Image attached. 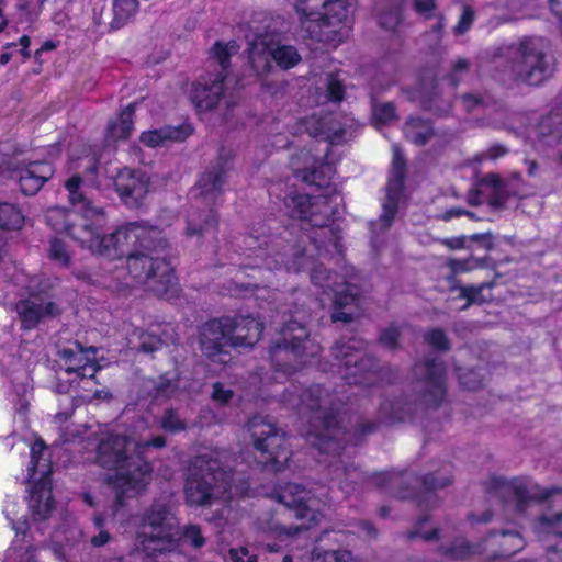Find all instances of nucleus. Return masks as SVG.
<instances>
[{
    "label": "nucleus",
    "mask_w": 562,
    "mask_h": 562,
    "mask_svg": "<svg viewBox=\"0 0 562 562\" xmlns=\"http://www.w3.org/2000/svg\"><path fill=\"white\" fill-rule=\"evenodd\" d=\"M403 23V5H394L383 10L379 15V25L389 32L396 33Z\"/></svg>",
    "instance_id": "3c124183"
},
{
    "label": "nucleus",
    "mask_w": 562,
    "mask_h": 562,
    "mask_svg": "<svg viewBox=\"0 0 562 562\" xmlns=\"http://www.w3.org/2000/svg\"><path fill=\"white\" fill-rule=\"evenodd\" d=\"M345 94L346 89L344 83L334 75H329L326 85L327 100L334 103H340L344 100Z\"/></svg>",
    "instance_id": "e2e57ef3"
},
{
    "label": "nucleus",
    "mask_w": 562,
    "mask_h": 562,
    "mask_svg": "<svg viewBox=\"0 0 562 562\" xmlns=\"http://www.w3.org/2000/svg\"><path fill=\"white\" fill-rule=\"evenodd\" d=\"M149 187V177L139 169L123 168L114 179L115 191L128 209H139L143 205Z\"/></svg>",
    "instance_id": "6ab92c4d"
},
{
    "label": "nucleus",
    "mask_w": 562,
    "mask_h": 562,
    "mask_svg": "<svg viewBox=\"0 0 562 562\" xmlns=\"http://www.w3.org/2000/svg\"><path fill=\"white\" fill-rule=\"evenodd\" d=\"M176 520L168 504L155 501L138 517L137 548L150 558L175 550L178 547L173 532Z\"/></svg>",
    "instance_id": "423d86ee"
},
{
    "label": "nucleus",
    "mask_w": 562,
    "mask_h": 562,
    "mask_svg": "<svg viewBox=\"0 0 562 562\" xmlns=\"http://www.w3.org/2000/svg\"><path fill=\"white\" fill-rule=\"evenodd\" d=\"M135 103L127 104L115 119H112L106 127L108 137L120 140L126 139L134 128Z\"/></svg>",
    "instance_id": "4c0bfd02"
},
{
    "label": "nucleus",
    "mask_w": 562,
    "mask_h": 562,
    "mask_svg": "<svg viewBox=\"0 0 562 562\" xmlns=\"http://www.w3.org/2000/svg\"><path fill=\"white\" fill-rule=\"evenodd\" d=\"M492 286L493 283L483 282L479 285H451V289L460 291L459 297L467 301L461 310H465L472 304H483L485 300L482 297V292L484 289Z\"/></svg>",
    "instance_id": "49530a36"
},
{
    "label": "nucleus",
    "mask_w": 562,
    "mask_h": 562,
    "mask_svg": "<svg viewBox=\"0 0 562 562\" xmlns=\"http://www.w3.org/2000/svg\"><path fill=\"white\" fill-rule=\"evenodd\" d=\"M407 172V162L403 153L395 148L392 158L391 175L387 179L386 186L404 189L405 178Z\"/></svg>",
    "instance_id": "c03bdc74"
},
{
    "label": "nucleus",
    "mask_w": 562,
    "mask_h": 562,
    "mask_svg": "<svg viewBox=\"0 0 562 562\" xmlns=\"http://www.w3.org/2000/svg\"><path fill=\"white\" fill-rule=\"evenodd\" d=\"M30 506L34 515L41 519H46L50 516L54 509V498L52 488L44 482H36L30 494Z\"/></svg>",
    "instance_id": "e433bc0d"
},
{
    "label": "nucleus",
    "mask_w": 562,
    "mask_h": 562,
    "mask_svg": "<svg viewBox=\"0 0 562 562\" xmlns=\"http://www.w3.org/2000/svg\"><path fill=\"white\" fill-rule=\"evenodd\" d=\"M364 349V340L357 337L341 338L331 348L338 373L348 385L373 386L381 380L379 360L362 353Z\"/></svg>",
    "instance_id": "6e6552de"
},
{
    "label": "nucleus",
    "mask_w": 562,
    "mask_h": 562,
    "mask_svg": "<svg viewBox=\"0 0 562 562\" xmlns=\"http://www.w3.org/2000/svg\"><path fill=\"white\" fill-rule=\"evenodd\" d=\"M452 465L445 464L439 472H429L417 477V488H401L396 497L401 499L414 501L419 509H434L439 504L437 491L443 488L453 482Z\"/></svg>",
    "instance_id": "4468645a"
},
{
    "label": "nucleus",
    "mask_w": 562,
    "mask_h": 562,
    "mask_svg": "<svg viewBox=\"0 0 562 562\" xmlns=\"http://www.w3.org/2000/svg\"><path fill=\"white\" fill-rule=\"evenodd\" d=\"M232 323L231 348H252L262 337L265 325L250 314L225 315Z\"/></svg>",
    "instance_id": "5701e85b"
},
{
    "label": "nucleus",
    "mask_w": 562,
    "mask_h": 562,
    "mask_svg": "<svg viewBox=\"0 0 562 562\" xmlns=\"http://www.w3.org/2000/svg\"><path fill=\"white\" fill-rule=\"evenodd\" d=\"M333 273L327 271L323 265L314 267L311 273V281L314 285L323 289L324 293H327V290H331L334 293L333 299V307L334 311L331 313V322L333 323H349L352 321L351 313H347L344 311L345 307L348 306H358L360 301L361 291L360 288L350 282H342L341 284H336V288H331L329 283ZM335 279H337V274L334 273Z\"/></svg>",
    "instance_id": "ddd939ff"
},
{
    "label": "nucleus",
    "mask_w": 562,
    "mask_h": 562,
    "mask_svg": "<svg viewBox=\"0 0 562 562\" xmlns=\"http://www.w3.org/2000/svg\"><path fill=\"white\" fill-rule=\"evenodd\" d=\"M233 395V391L224 387L221 382H215L212 386V398L221 405H226Z\"/></svg>",
    "instance_id": "774afa93"
},
{
    "label": "nucleus",
    "mask_w": 562,
    "mask_h": 562,
    "mask_svg": "<svg viewBox=\"0 0 562 562\" xmlns=\"http://www.w3.org/2000/svg\"><path fill=\"white\" fill-rule=\"evenodd\" d=\"M401 339H402V327L398 324H396L395 322H392L387 327L382 328L378 335V342L382 347H384L391 351H395V350L400 349Z\"/></svg>",
    "instance_id": "09e8293b"
},
{
    "label": "nucleus",
    "mask_w": 562,
    "mask_h": 562,
    "mask_svg": "<svg viewBox=\"0 0 562 562\" xmlns=\"http://www.w3.org/2000/svg\"><path fill=\"white\" fill-rule=\"evenodd\" d=\"M474 21V10L471 7H464L462 14L454 26L456 34H463L471 27Z\"/></svg>",
    "instance_id": "338daca9"
},
{
    "label": "nucleus",
    "mask_w": 562,
    "mask_h": 562,
    "mask_svg": "<svg viewBox=\"0 0 562 562\" xmlns=\"http://www.w3.org/2000/svg\"><path fill=\"white\" fill-rule=\"evenodd\" d=\"M404 138L417 146L427 145L436 135L434 121L419 115H409L403 126Z\"/></svg>",
    "instance_id": "f704fd0d"
},
{
    "label": "nucleus",
    "mask_w": 562,
    "mask_h": 562,
    "mask_svg": "<svg viewBox=\"0 0 562 562\" xmlns=\"http://www.w3.org/2000/svg\"><path fill=\"white\" fill-rule=\"evenodd\" d=\"M218 221L220 217L214 207L191 206L186 220L184 235L189 238H202L209 234L216 236Z\"/></svg>",
    "instance_id": "c756f323"
},
{
    "label": "nucleus",
    "mask_w": 562,
    "mask_h": 562,
    "mask_svg": "<svg viewBox=\"0 0 562 562\" xmlns=\"http://www.w3.org/2000/svg\"><path fill=\"white\" fill-rule=\"evenodd\" d=\"M248 60L251 69L258 77L269 75L272 69V56H270V40L263 38L252 43L249 47Z\"/></svg>",
    "instance_id": "c9c22d12"
},
{
    "label": "nucleus",
    "mask_w": 562,
    "mask_h": 562,
    "mask_svg": "<svg viewBox=\"0 0 562 562\" xmlns=\"http://www.w3.org/2000/svg\"><path fill=\"white\" fill-rule=\"evenodd\" d=\"M138 0H113V19L110 26L114 30L123 27L138 11Z\"/></svg>",
    "instance_id": "a19ab883"
},
{
    "label": "nucleus",
    "mask_w": 562,
    "mask_h": 562,
    "mask_svg": "<svg viewBox=\"0 0 562 562\" xmlns=\"http://www.w3.org/2000/svg\"><path fill=\"white\" fill-rule=\"evenodd\" d=\"M519 61L515 66L517 76L529 86H539L551 75L546 54L533 37H525L518 47Z\"/></svg>",
    "instance_id": "dca6fc26"
},
{
    "label": "nucleus",
    "mask_w": 562,
    "mask_h": 562,
    "mask_svg": "<svg viewBox=\"0 0 562 562\" xmlns=\"http://www.w3.org/2000/svg\"><path fill=\"white\" fill-rule=\"evenodd\" d=\"M483 547L485 552L491 548L486 558L492 562L510 558L521 551L525 548V540L518 531L493 530L483 539Z\"/></svg>",
    "instance_id": "bb28decb"
},
{
    "label": "nucleus",
    "mask_w": 562,
    "mask_h": 562,
    "mask_svg": "<svg viewBox=\"0 0 562 562\" xmlns=\"http://www.w3.org/2000/svg\"><path fill=\"white\" fill-rule=\"evenodd\" d=\"M194 132L193 125L184 121L177 126L164 125L159 128L145 131L140 134L139 140L147 147H158L167 143H182Z\"/></svg>",
    "instance_id": "7c9ffc66"
},
{
    "label": "nucleus",
    "mask_w": 562,
    "mask_h": 562,
    "mask_svg": "<svg viewBox=\"0 0 562 562\" xmlns=\"http://www.w3.org/2000/svg\"><path fill=\"white\" fill-rule=\"evenodd\" d=\"M291 395L297 398L299 412L319 413L310 420L307 441L322 454L340 456L345 449L340 405L337 398L319 383L294 386Z\"/></svg>",
    "instance_id": "39448f33"
},
{
    "label": "nucleus",
    "mask_w": 562,
    "mask_h": 562,
    "mask_svg": "<svg viewBox=\"0 0 562 562\" xmlns=\"http://www.w3.org/2000/svg\"><path fill=\"white\" fill-rule=\"evenodd\" d=\"M537 526L542 532L554 536V542L546 549L547 561L562 562V512L539 516Z\"/></svg>",
    "instance_id": "72a5a7b5"
},
{
    "label": "nucleus",
    "mask_w": 562,
    "mask_h": 562,
    "mask_svg": "<svg viewBox=\"0 0 562 562\" xmlns=\"http://www.w3.org/2000/svg\"><path fill=\"white\" fill-rule=\"evenodd\" d=\"M178 540L180 542L189 544L191 548L198 550L205 546L206 539L202 535L201 527L195 524H188L181 528Z\"/></svg>",
    "instance_id": "8fccbe9b"
},
{
    "label": "nucleus",
    "mask_w": 562,
    "mask_h": 562,
    "mask_svg": "<svg viewBox=\"0 0 562 562\" xmlns=\"http://www.w3.org/2000/svg\"><path fill=\"white\" fill-rule=\"evenodd\" d=\"M276 499L289 509L293 510L295 517L306 520L305 528H311L318 522L321 512L313 507L314 498L312 492L302 484L288 482L276 491Z\"/></svg>",
    "instance_id": "a211bd4d"
},
{
    "label": "nucleus",
    "mask_w": 562,
    "mask_h": 562,
    "mask_svg": "<svg viewBox=\"0 0 562 562\" xmlns=\"http://www.w3.org/2000/svg\"><path fill=\"white\" fill-rule=\"evenodd\" d=\"M440 99V94L437 91V83L435 85L434 91L428 97L422 98V108L425 111L431 112L439 116H446L448 115L452 110V104L448 103L445 109H440L437 106L436 102Z\"/></svg>",
    "instance_id": "13d9d810"
},
{
    "label": "nucleus",
    "mask_w": 562,
    "mask_h": 562,
    "mask_svg": "<svg viewBox=\"0 0 562 562\" xmlns=\"http://www.w3.org/2000/svg\"><path fill=\"white\" fill-rule=\"evenodd\" d=\"M164 341L158 335L142 333L137 350L146 355H153L162 348Z\"/></svg>",
    "instance_id": "680f3d73"
},
{
    "label": "nucleus",
    "mask_w": 562,
    "mask_h": 562,
    "mask_svg": "<svg viewBox=\"0 0 562 562\" xmlns=\"http://www.w3.org/2000/svg\"><path fill=\"white\" fill-rule=\"evenodd\" d=\"M178 380L160 375L153 387L155 398H170L178 391Z\"/></svg>",
    "instance_id": "6e6d98bb"
},
{
    "label": "nucleus",
    "mask_w": 562,
    "mask_h": 562,
    "mask_svg": "<svg viewBox=\"0 0 562 562\" xmlns=\"http://www.w3.org/2000/svg\"><path fill=\"white\" fill-rule=\"evenodd\" d=\"M225 74L201 77L192 83L191 100L198 111H212L225 93Z\"/></svg>",
    "instance_id": "b1692460"
},
{
    "label": "nucleus",
    "mask_w": 562,
    "mask_h": 562,
    "mask_svg": "<svg viewBox=\"0 0 562 562\" xmlns=\"http://www.w3.org/2000/svg\"><path fill=\"white\" fill-rule=\"evenodd\" d=\"M302 29L311 40L324 44L341 41L340 27L347 19L346 0H304L296 8Z\"/></svg>",
    "instance_id": "0eeeda50"
},
{
    "label": "nucleus",
    "mask_w": 562,
    "mask_h": 562,
    "mask_svg": "<svg viewBox=\"0 0 562 562\" xmlns=\"http://www.w3.org/2000/svg\"><path fill=\"white\" fill-rule=\"evenodd\" d=\"M232 156L218 155L216 162L198 180L202 202L215 201L223 193V186L231 169Z\"/></svg>",
    "instance_id": "cd10ccee"
},
{
    "label": "nucleus",
    "mask_w": 562,
    "mask_h": 562,
    "mask_svg": "<svg viewBox=\"0 0 562 562\" xmlns=\"http://www.w3.org/2000/svg\"><path fill=\"white\" fill-rule=\"evenodd\" d=\"M248 430L252 439L257 463L270 472L282 471L292 456L288 447L286 434L260 416L249 419Z\"/></svg>",
    "instance_id": "9d476101"
},
{
    "label": "nucleus",
    "mask_w": 562,
    "mask_h": 562,
    "mask_svg": "<svg viewBox=\"0 0 562 562\" xmlns=\"http://www.w3.org/2000/svg\"><path fill=\"white\" fill-rule=\"evenodd\" d=\"M483 485L490 497H497L504 506L514 503L516 512L521 514L526 512L532 499L543 503L558 494L562 495L561 487L541 488L531 495L528 480L522 476L507 480L493 475Z\"/></svg>",
    "instance_id": "f8f14e48"
},
{
    "label": "nucleus",
    "mask_w": 562,
    "mask_h": 562,
    "mask_svg": "<svg viewBox=\"0 0 562 562\" xmlns=\"http://www.w3.org/2000/svg\"><path fill=\"white\" fill-rule=\"evenodd\" d=\"M15 310L23 330H32L36 328L43 319L60 314L59 307L48 293L40 294L32 292L27 299L16 302Z\"/></svg>",
    "instance_id": "aec40b11"
},
{
    "label": "nucleus",
    "mask_w": 562,
    "mask_h": 562,
    "mask_svg": "<svg viewBox=\"0 0 562 562\" xmlns=\"http://www.w3.org/2000/svg\"><path fill=\"white\" fill-rule=\"evenodd\" d=\"M98 349L93 346L85 347L79 341H74L68 347L58 351L59 359L65 366L67 374H75L72 382L79 383L85 379L92 380L95 384H100L97 380V373L102 369L97 361Z\"/></svg>",
    "instance_id": "f3484780"
},
{
    "label": "nucleus",
    "mask_w": 562,
    "mask_h": 562,
    "mask_svg": "<svg viewBox=\"0 0 562 562\" xmlns=\"http://www.w3.org/2000/svg\"><path fill=\"white\" fill-rule=\"evenodd\" d=\"M470 68V63L467 58L459 57L452 65L449 74L446 75V80L448 85L456 89L462 81V75L468 72Z\"/></svg>",
    "instance_id": "052dcab7"
},
{
    "label": "nucleus",
    "mask_w": 562,
    "mask_h": 562,
    "mask_svg": "<svg viewBox=\"0 0 562 562\" xmlns=\"http://www.w3.org/2000/svg\"><path fill=\"white\" fill-rule=\"evenodd\" d=\"M460 385L468 391H476L483 386L482 378L474 370H468L459 375Z\"/></svg>",
    "instance_id": "0e129e2a"
},
{
    "label": "nucleus",
    "mask_w": 562,
    "mask_h": 562,
    "mask_svg": "<svg viewBox=\"0 0 562 562\" xmlns=\"http://www.w3.org/2000/svg\"><path fill=\"white\" fill-rule=\"evenodd\" d=\"M379 428H380V422L379 420H364V422L359 423L355 427V429L352 431V437L357 441H361L367 436L376 432L379 430Z\"/></svg>",
    "instance_id": "69168bd1"
},
{
    "label": "nucleus",
    "mask_w": 562,
    "mask_h": 562,
    "mask_svg": "<svg viewBox=\"0 0 562 562\" xmlns=\"http://www.w3.org/2000/svg\"><path fill=\"white\" fill-rule=\"evenodd\" d=\"M81 184L82 178L79 175L66 180L65 188L74 209L49 207L45 213V222L55 233L67 235L81 248L98 255L102 252L100 246L106 215L103 207L93 205L80 191Z\"/></svg>",
    "instance_id": "7ed1b4c3"
},
{
    "label": "nucleus",
    "mask_w": 562,
    "mask_h": 562,
    "mask_svg": "<svg viewBox=\"0 0 562 562\" xmlns=\"http://www.w3.org/2000/svg\"><path fill=\"white\" fill-rule=\"evenodd\" d=\"M372 116L378 124L386 125L397 119L396 106L393 102L374 103Z\"/></svg>",
    "instance_id": "5fc2aeb1"
},
{
    "label": "nucleus",
    "mask_w": 562,
    "mask_h": 562,
    "mask_svg": "<svg viewBox=\"0 0 562 562\" xmlns=\"http://www.w3.org/2000/svg\"><path fill=\"white\" fill-rule=\"evenodd\" d=\"M270 56L273 63L281 70H290L297 66L302 57L295 46L289 44H281L270 40Z\"/></svg>",
    "instance_id": "ea45409f"
},
{
    "label": "nucleus",
    "mask_w": 562,
    "mask_h": 562,
    "mask_svg": "<svg viewBox=\"0 0 562 562\" xmlns=\"http://www.w3.org/2000/svg\"><path fill=\"white\" fill-rule=\"evenodd\" d=\"M49 258L58 262L61 267L70 266V256L67 251L66 245L58 238H53L49 245Z\"/></svg>",
    "instance_id": "bf43d9fd"
},
{
    "label": "nucleus",
    "mask_w": 562,
    "mask_h": 562,
    "mask_svg": "<svg viewBox=\"0 0 562 562\" xmlns=\"http://www.w3.org/2000/svg\"><path fill=\"white\" fill-rule=\"evenodd\" d=\"M131 439L124 434L104 432L94 449L93 463L103 470L114 472L106 483L115 491L113 509L125 505L130 493L142 494L151 481L153 465L142 452L130 453Z\"/></svg>",
    "instance_id": "f03ea898"
},
{
    "label": "nucleus",
    "mask_w": 562,
    "mask_h": 562,
    "mask_svg": "<svg viewBox=\"0 0 562 562\" xmlns=\"http://www.w3.org/2000/svg\"><path fill=\"white\" fill-rule=\"evenodd\" d=\"M18 171L21 192L24 195L32 196L35 195L49 179H52L55 169L50 162L46 160H37L20 167Z\"/></svg>",
    "instance_id": "c85d7f7f"
},
{
    "label": "nucleus",
    "mask_w": 562,
    "mask_h": 562,
    "mask_svg": "<svg viewBox=\"0 0 562 562\" xmlns=\"http://www.w3.org/2000/svg\"><path fill=\"white\" fill-rule=\"evenodd\" d=\"M330 147L322 158L314 159L312 167H304L294 171V177L308 186H315L318 189L330 187L336 173V166L329 161Z\"/></svg>",
    "instance_id": "2f4dec72"
},
{
    "label": "nucleus",
    "mask_w": 562,
    "mask_h": 562,
    "mask_svg": "<svg viewBox=\"0 0 562 562\" xmlns=\"http://www.w3.org/2000/svg\"><path fill=\"white\" fill-rule=\"evenodd\" d=\"M420 411L422 403L405 394L384 401L379 406L380 417L387 425L413 423Z\"/></svg>",
    "instance_id": "a878e982"
},
{
    "label": "nucleus",
    "mask_w": 562,
    "mask_h": 562,
    "mask_svg": "<svg viewBox=\"0 0 562 562\" xmlns=\"http://www.w3.org/2000/svg\"><path fill=\"white\" fill-rule=\"evenodd\" d=\"M245 244L249 256L258 260L250 267L269 271L284 268L288 272H297L306 254L304 234L273 217L256 223Z\"/></svg>",
    "instance_id": "20e7f679"
},
{
    "label": "nucleus",
    "mask_w": 562,
    "mask_h": 562,
    "mask_svg": "<svg viewBox=\"0 0 562 562\" xmlns=\"http://www.w3.org/2000/svg\"><path fill=\"white\" fill-rule=\"evenodd\" d=\"M228 488V475L218 462L198 457L186 481V501L191 506L211 505L214 498L220 497Z\"/></svg>",
    "instance_id": "9b49d317"
},
{
    "label": "nucleus",
    "mask_w": 562,
    "mask_h": 562,
    "mask_svg": "<svg viewBox=\"0 0 562 562\" xmlns=\"http://www.w3.org/2000/svg\"><path fill=\"white\" fill-rule=\"evenodd\" d=\"M486 260H487V257L477 259L472 256H470L469 258H465V259L450 258L447 261V266L451 272V277L448 278L449 283L451 285H454L452 282L456 281L454 277L457 274L465 273V272H469L476 268L484 267Z\"/></svg>",
    "instance_id": "a18cd8bd"
},
{
    "label": "nucleus",
    "mask_w": 562,
    "mask_h": 562,
    "mask_svg": "<svg viewBox=\"0 0 562 562\" xmlns=\"http://www.w3.org/2000/svg\"><path fill=\"white\" fill-rule=\"evenodd\" d=\"M25 217L13 203L0 202V231H19L24 225Z\"/></svg>",
    "instance_id": "79ce46f5"
},
{
    "label": "nucleus",
    "mask_w": 562,
    "mask_h": 562,
    "mask_svg": "<svg viewBox=\"0 0 562 562\" xmlns=\"http://www.w3.org/2000/svg\"><path fill=\"white\" fill-rule=\"evenodd\" d=\"M306 128L312 137L326 140L330 148L340 144L346 134L345 124L331 111L311 115L306 121Z\"/></svg>",
    "instance_id": "393cba45"
},
{
    "label": "nucleus",
    "mask_w": 562,
    "mask_h": 562,
    "mask_svg": "<svg viewBox=\"0 0 562 562\" xmlns=\"http://www.w3.org/2000/svg\"><path fill=\"white\" fill-rule=\"evenodd\" d=\"M424 341L437 351L446 352L450 350V340L443 329L439 327L430 328L424 334Z\"/></svg>",
    "instance_id": "864d4df0"
},
{
    "label": "nucleus",
    "mask_w": 562,
    "mask_h": 562,
    "mask_svg": "<svg viewBox=\"0 0 562 562\" xmlns=\"http://www.w3.org/2000/svg\"><path fill=\"white\" fill-rule=\"evenodd\" d=\"M438 550L442 555L457 561L467 560L474 554H483L485 552L483 540L479 543H471L465 538H456L451 544H442Z\"/></svg>",
    "instance_id": "58836bf2"
},
{
    "label": "nucleus",
    "mask_w": 562,
    "mask_h": 562,
    "mask_svg": "<svg viewBox=\"0 0 562 562\" xmlns=\"http://www.w3.org/2000/svg\"><path fill=\"white\" fill-rule=\"evenodd\" d=\"M229 329L232 323L228 317L220 316L207 319L198 327V342L202 353L211 361H226L223 357H229L231 347Z\"/></svg>",
    "instance_id": "2eb2a0df"
},
{
    "label": "nucleus",
    "mask_w": 562,
    "mask_h": 562,
    "mask_svg": "<svg viewBox=\"0 0 562 562\" xmlns=\"http://www.w3.org/2000/svg\"><path fill=\"white\" fill-rule=\"evenodd\" d=\"M283 205L289 217L308 222L314 227H326L334 222V211L330 214H318L314 211V198L307 193L292 191L284 196Z\"/></svg>",
    "instance_id": "4be33fe9"
},
{
    "label": "nucleus",
    "mask_w": 562,
    "mask_h": 562,
    "mask_svg": "<svg viewBox=\"0 0 562 562\" xmlns=\"http://www.w3.org/2000/svg\"><path fill=\"white\" fill-rule=\"evenodd\" d=\"M386 194L384 201L382 203V213L380 215V221L384 227H390L397 214L400 199L403 193V189L391 188L386 186Z\"/></svg>",
    "instance_id": "37998d69"
},
{
    "label": "nucleus",
    "mask_w": 562,
    "mask_h": 562,
    "mask_svg": "<svg viewBox=\"0 0 562 562\" xmlns=\"http://www.w3.org/2000/svg\"><path fill=\"white\" fill-rule=\"evenodd\" d=\"M425 373L420 378L424 385L422 397L428 408H438L447 396V370L443 361L437 358L424 359Z\"/></svg>",
    "instance_id": "412c9836"
},
{
    "label": "nucleus",
    "mask_w": 562,
    "mask_h": 562,
    "mask_svg": "<svg viewBox=\"0 0 562 562\" xmlns=\"http://www.w3.org/2000/svg\"><path fill=\"white\" fill-rule=\"evenodd\" d=\"M160 428L168 434H179L187 430L188 423L183 419L176 408L165 409L159 420Z\"/></svg>",
    "instance_id": "de8ad7c7"
},
{
    "label": "nucleus",
    "mask_w": 562,
    "mask_h": 562,
    "mask_svg": "<svg viewBox=\"0 0 562 562\" xmlns=\"http://www.w3.org/2000/svg\"><path fill=\"white\" fill-rule=\"evenodd\" d=\"M319 352L321 346L310 338L306 326L290 319L282 326L281 339L270 346L269 359L276 372L290 374L294 362L304 363Z\"/></svg>",
    "instance_id": "1a4fd4ad"
},
{
    "label": "nucleus",
    "mask_w": 562,
    "mask_h": 562,
    "mask_svg": "<svg viewBox=\"0 0 562 562\" xmlns=\"http://www.w3.org/2000/svg\"><path fill=\"white\" fill-rule=\"evenodd\" d=\"M210 57L215 59L221 67V70L216 74H225L226 79L232 57V53L229 52L227 44L222 41H216L210 50Z\"/></svg>",
    "instance_id": "603ef678"
},
{
    "label": "nucleus",
    "mask_w": 562,
    "mask_h": 562,
    "mask_svg": "<svg viewBox=\"0 0 562 562\" xmlns=\"http://www.w3.org/2000/svg\"><path fill=\"white\" fill-rule=\"evenodd\" d=\"M98 255L110 259L126 257L128 274L158 297H173L179 291L176 271L165 258L169 241L164 231L146 221L128 222L113 233H102Z\"/></svg>",
    "instance_id": "f257e3e1"
},
{
    "label": "nucleus",
    "mask_w": 562,
    "mask_h": 562,
    "mask_svg": "<svg viewBox=\"0 0 562 562\" xmlns=\"http://www.w3.org/2000/svg\"><path fill=\"white\" fill-rule=\"evenodd\" d=\"M339 470V487L346 493L355 491V485L358 483L370 482L379 488L386 487L392 480L387 472H374L366 474L353 463L344 464Z\"/></svg>",
    "instance_id": "473e14b6"
},
{
    "label": "nucleus",
    "mask_w": 562,
    "mask_h": 562,
    "mask_svg": "<svg viewBox=\"0 0 562 562\" xmlns=\"http://www.w3.org/2000/svg\"><path fill=\"white\" fill-rule=\"evenodd\" d=\"M429 520H430V516L429 515H423L417 520L416 527L414 529L408 530L407 532H405L406 539L412 541V540L416 539L417 537H420L423 540H425L427 542L438 540L439 539V533H440L439 528L435 527V528L430 529L427 532L420 531V527L425 522H428Z\"/></svg>",
    "instance_id": "4d7b16f0"
}]
</instances>
